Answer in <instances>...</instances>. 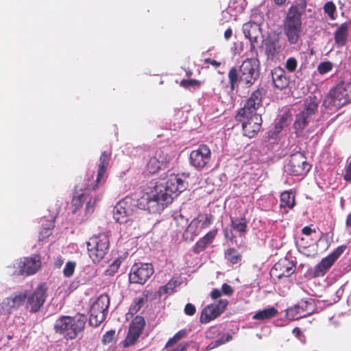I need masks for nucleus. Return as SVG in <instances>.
Listing matches in <instances>:
<instances>
[{
	"label": "nucleus",
	"mask_w": 351,
	"mask_h": 351,
	"mask_svg": "<svg viewBox=\"0 0 351 351\" xmlns=\"http://www.w3.org/2000/svg\"><path fill=\"white\" fill-rule=\"evenodd\" d=\"M187 186L188 184L179 175L171 174L156 182L150 191L140 198L126 196L117 202L113 210V218L121 225L131 226L133 216L138 210H147L150 213H160Z\"/></svg>",
	"instance_id": "f257e3e1"
},
{
	"label": "nucleus",
	"mask_w": 351,
	"mask_h": 351,
	"mask_svg": "<svg viewBox=\"0 0 351 351\" xmlns=\"http://www.w3.org/2000/svg\"><path fill=\"white\" fill-rule=\"evenodd\" d=\"M110 153L104 151L99 158L97 176L95 182H92L84 189L74 193L71 202V212L76 215V222L81 223L86 220L94 211L96 202L99 199L100 195L97 190L99 189V184L104 179L105 173L109 165Z\"/></svg>",
	"instance_id": "f03ea898"
},
{
	"label": "nucleus",
	"mask_w": 351,
	"mask_h": 351,
	"mask_svg": "<svg viewBox=\"0 0 351 351\" xmlns=\"http://www.w3.org/2000/svg\"><path fill=\"white\" fill-rule=\"evenodd\" d=\"M263 93V89L254 91L235 116L236 121L241 123L243 135L248 138H253L261 130L263 120L256 110L262 105Z\"/></svg>",
	"instance_id": "7ed1b4c3"
},
{
	"label": "nucleus",
	"mask_w": 351,
	"mask_h": 351,
	"mask_svg": "<svg viewBox=\"0 0 351 351\" xmlns=\"http://www.w3.org/2000/svg\"><path fill=\"white\" fill-rule=\"evenodd\" d=\"M307 0H295L284 20V32L291 45L297 44L302 33V16L305 14Z\"/></svg>",
	"instance_id": "20e7f679"
},
{
	"label": "nucleus",
	"mask_w": 351,
	"mask_h": 351,
	"mask_svg": "<svg viewBox=\"0 0 351 351\" xmlns=\"http://www.w3.org/2000/svg\"><path fill=\"white\" fill-rule=\"evenodd\" d=\"M259 61L257 58H247L240 66L238 71L232 67L228 72L230 88L233 91L239 84L250 86L259 77Z\"/></svg>",
	"instance_id": "39448f33"
},
{
	"label": "nucleus",
	"mask_w": 351,
	"mask_h": 351,
	"mask_svg": "<svg viewBox=\"0 0 351 351\" xmlns=\"http://www.w3.org/2000/svg\"><path fill=\"white\" fill-rule=\"evenodd\" d=\"M86 315L77 313L74 316H61L55 322L56 333L62 335L67 340L75 339L84 329Z\"/></svg>",
	"instance_id": "423d86ee"
},
{
	"label": "nucleus",
	"mask_w": 351,
	"mask_h": 351,
	"mask_svg": "<svg viewBox=\"0 0 351 351\" xmlns=\"http://www.w3.org/2000/svg\"><path fill=\"white\" fill-rule=\"evenodd\" d=\"M41 266L40 257L33 255L15 259L6 267V273L10 276H28L36 274Z\"/></svg>",
	"instance_id": "0eeeda50"
},
{
	"label": "nucleus",
	"mask_w": 351,
	"mask_h": 351,
	"mask_svg": "<svg viewBox=\"0 0 351 351\" xmlns=\"http://www.w3.org/2000/svg\"><path fill=\"white\" fill-rule=\"evenodd\" d=\"M318 99L315 96L308 97L304 104V109L295 116L293 128L297 136H302L304 130L317 111Z\"/></svg>",
	"instance_id": "6e6552de"
},
{
	"label": "nucleus",
	"mask_w": 351,
	"mask_h": 351,
	"mask_svg": "<svg viewBox=\"0 0 351 351\" xmlns=\"http://www.w3.org/2000/svg\"><path fill=\"white\" fill-rule=\"evenodd\" d=\"M89 257L94 263H99L109 252L110 241L107 232L94 235L86 242Z\"/></svg>",
	"instance_id": "1a4fd4ad"
},
{
	"label": "nucleus",
	"mask_w": 351,
	"mask_h": 351,
	"mask_svg": "<svg viewBox=\"0 0 351 351\" xmlns=\"http://www.w3.org/2000/svg\"><path fill=\"white\" fill-rule=\"evenodd\" d=\"M311 169L304 154L300 152L292 154L284 165V171L293 176H304Z\"/></svg>",
	"instance_id": "9d476101"
},
{
	"label": "nucleus",
	"mask_w": 351,
	"mask_h": 351,
	"mask_svg": "<svg viewBox=\"0 0 351 351\" xmlns=\"http://www.w3.org/2000/svg\"><path fill=\"white\" fill-rule=\"evenodd\" d=\"M348 104L339 86L331 89L326 95L321 108L323 114H332Z\"/></svg>",
	"instance_id": "9b49d317"
},
{
	"label": "nucleus",
	"mask_w": 351,
	"mask_h": 351,
	"mask_svg": "<svg viewBox=\"0 0 351 351\" xmlns=\"http://www.w3.org/2000/svg\"><path fill=\"white\" fill-rule=\"evenodd\" d=\"M110 305V298L107 294H101L91 305L89 323L91 326H99L105 319Z\"/></svg>",
	"instance_id": "f8f14e48"
},
{
	"label": "nucleus",
	"mask_w": 351,
	"mask_h": 351,
	"mask_svg": "<svg viewBox=\"0 0 351 351\" xmlns=\"http://www.w3.org/2000/svg\"><path fill=\"white\" fill-rule=\"evenodd\" d=\"M27 298V290L14 292L0 303V315H8L23 306Z\"/></svg>",
	"instance_id": "ddd939ff"
},
{
	"label": "nucleus",
	"mask_w": 351,
	"mask_h": 351,
	"mask_svg": "<svg viewBox=\"0 0 351 351\" xmlns=\"http://www.w3.org/2000/svg\"><path fill=\"white\" fill-rule=\"evenodd\" d=\"M48 287L46 283L38 285L31 294L27 293L26 307L32 313L39 311L44 304L47 294Z\"/></svg>",
	"instance_id": "4468645a"
},
{
	"label": "nucleus",
	"mask_w": 351,
	"mask_h": 351,
	"mask_svg": "<svg viewBox=\"0 0 351 351\" xmlns=\"http://www.w3.org/2000/svg\"><path fill=\"white\" fill-rule=\"evenodd\" d=\"M211 158V152L205 144H201L191 151L189 155V164L197 171H202L208 164Z\"/></svg>",
	"instance_id": "2eb2a0df"
},
{
	"label": "nucleus",
	"mask_w": 351,
	"mask_h": 351,
	"mask_svg": "<svg viewBox=\"0 0 351 351\" xmlns=\"http://www.w3.org/2000/svg\"><path fill=\"white\" fill-rule=\"evenodd\" d=\"M154 274V268L150 263H136L131 267L129 274L130 283L144 285Z\"/></svg>",
	"instance_id": "dca6fc26"
},
{
	"label": "nucleus",
	"mask_w": 351,
	"mask_h": 351,
	"mask_svg": "<svg viewBox=\"0 0 351 351\" xmlns=\"http://www.w3.org/2000/svg\"><path fill=\"white\" fill-rule=\"evenodd\" d=\"M145 321L143 317L137 315L131 322L125 339L121 342L123 348H128L137 341L142 334Z\"/></svg>",
	"instance_id": "f3484780"
},
{
	"label": "nucleus",
	"mask_w": 351,
	"mask_h": 351,
	"mask_svg": "<svg viewBox=\"0 0 351 351\" xmlns=\"http://www.w3.org/2000/svg\"><path fill=\"white\" fill-rule=\"evenodd\" d=\"M167 156L161 149H152L147 162L146 169L149 173L154 174L165 169Z\"/></svg>",
	"instance_id": "a211bd4d"
},
{
	"label": "nucleus",
	"mask_w": 351,
	"mask_h": 351,
	"mask_svg": "<svg viewBox=\"0 0 351 351\" xmlns=\"http://www.w3.org/2000/svg\"><path fill=\"white\" fill-rule=\"evenodd\" d=\"M346 249V245H340L327 256L323 258L315 267L314 272L315 275L317 276H323L343 253Z\"/></svg>",
	"instance_id": "6ab92c4d"
},
{
	"label": "nucleus",
	"mask_w": 351,
	"mask_h": 351,
	"mask_svg": "<svg viewBox=\"0 0 351 351\" xmlns=\"http://www.w3.org/2000/svg\"><path fill=\"white\" fill-rule=\"evenodd\" d=\"M228 304V300L223 299L219 300L217 303L211 304L204 307L201 313L200 322L208 323L215 319L225 311Z\"/></svg>",
	"instance_id": "aec40b11"
},
{
	"label": "nucleus",
	"mask_w": 351,
	"mask_h": 351,
	"mask_svg": "<svg viewBox=\"0 0 351 351\" xmlns=\"http://www.w3.org/2000/svg\"><path fill=\"white\" fill-rule=\"evenodd\" d=\"M314 310L315 304L312 299L302 300L298 305L288 308L287 315L290 319H298L312 314Z\"/></svg>",
	"instance_id": "412c9836"
},
{
	"label": "nucleus",
	"mask_w": 351,
	"mask_h": 351,
	"mask_svg": "<svg viewBox=\"0 0 351 351\" xmlns=\"http://www.w3.org/2000/svg\"><path fill=\"white\" fill-rule=\"evenodd\" d=\"M243 32L245 37L250 41V51L257 55L258 38L261 35L260 24L251 21L245 23L243 25Z\"/></svg>",
	"instance_id": "4be33fe9"
},
{
	"label": "nucleus",
	"mask_w": 351,
	"mask_h": 351,
	"mask_svg": "<svg viewBox=\"0 0 351 351\" xmlns=\"http://www.w3.org/2000/svg\"><path fill=\"white\" fill-rule=\"evenodd\" d=\"M295 271V263L288 259L282 260L276 263L270 271L272 278L280 279L282 277H289Z\"/></svg>",
	"instance_id": "5701e85b"
},
{
	"label": "nucleus",
	"mask_w": 351,
	"mask_h": 351,
	"mask_svg": "<svg viewBox=\"0 0 351 351\" xmlns=\"http://www.w3.org/2000/svg\"><path fill=\"white\" fill-rule=\"evenodd\" d=\"M271 76L274 86L282 90L289 84V77L287 76L286 71L280 66H277L271 71Z\"/></svg>",
	"instance_id": "b1692460"
},
{
	"label": "nucleus",
	"mask_w": 351,
	"mask_h": 351,
	"mask_svg": "<svg viewBox=\"0 0 351 351\" xmlns=\"http://www.w3.org/2000/svg\"><path fill=\"white\" fill-rule=\"evenodd\" d=\"M280 52L279 42L273 39L266 40L265 42V53L268 61L274 62L278 58Z\"/></svg>",
	"instance_id": "393cba45"
},
{
	"label": "nucleus",
	"mask_w": 351,
	"mask_h": 351,
	"mask_svg": "<svg viewBox=\"0 0 351 351\" xmlns=\"http://www.w3.org/2000/svg\"><path fill=\"white\" fill-rule=\"evenodd\" d=\"M349 24L341 23L334 32V40L338 47H343L348 40Z\"/></svg>",
	"instance_id": "a878e982"
},
{
	"label": "nucleus",
	"mask_w": 351,
	"mask_h": 351,
	"mask_svg": "<svg viewBox=\"0 0 351 351\" xmlns=\"http://www.w3.org/2000/svg\"><path fill=\"white\" fill-rule=\"evenodd\" d=\"M278 313V310L275 307L270 306L256 312L252 316V319L261 321L269 319L276 317Z\"/></svg>",
	"instance_id": "bb28decb"
},
{
	"label": "nucleus",
	"mask_w": 351,
	"mask_h": 351,
	"mask_svg": "<svg viewBox=\"0 0 351 351\" xmlns=\"http://www.w3.org/2000/svg\"><path fill=\"white\" fill-rule=\"evenodd\" d=\"M230 223L232 228L239 233L240 236L244 234L247 232V221L244 217H230Z\"/></svg>",
	"instance_id": "cd10ccee"
},
{
	"label": "nucleus",
	"mask_w": 351,
	"mask_h": 351,
	"mask_svg": "<svg viewBox=\"0 0 351 351\" xmlns=\"http://www.w3.org/2000/svg\"><path fill=\"white\" fill-rule=\"evenodd\" d=\"M295 206V195L292 191H286L280 195V206L291 209Z\"/></svg>",
	"instance_id": "c85d7f7f"
},
{
	"label": "nucleus",
	"mask_w": 351,
	"mask_h": 351,
	"mask_svg": "<svg viewBox=\"0 0 351 351\" xmlns=\"http://www.w3.org/2000/svg\"><path fill=\"white\" fill-rule=\"evenodd\" d=\"M246 0H230L228 3V10L232 11L238 16L241 14L247 6Z\"/></svg>",
	"instance_id": "c756f323"
},
{
	"label": "nucleus",
	"mask_w": 351,
	"mask_h": 351,
	"mask_svg": "<svg viewBox=\"0 0 351 351\" xmlns=\"http://www.w3.org/2000/svg\"><path fill=\"white\" fill-rule=\"evenodd\" d=\"M288 125V115L283 114L276 121L273 134L278 135L286 126Z\"/></svg>",
	"instance_id": "7c9ffc66"
},
{
	"label": "nucleus",
	"mask_w": 351,
	"mask_h": 351,
	"mask_svg": "<svg viewBox=\"0 0 351 351\" xmlns=\"http://www.w3.org/2000/svg\"><path fill=\"white\" fill-rule=\"evenodd\" d=\"M202 228L199 226V221L198 219H193L190 224L188 226L185 232L187 234H190L191 235V239L199 235L202 231Z\"/></svg>",
	"instance_id": "2f4dec72"
},
{
	"label": "nucleus",
	"mask_w": 351,
	"mask_h": 351,
	"mask_svg": "<svg viewBox=\"0 0 351 351\" xmlns=\"http://www.w3.org/2000/svg\"><path fill=\"white\" fill-rule=\"evenodd\" d=\"M224 255L225 258L232 265L237 264L241 260V255L234 248H228Z\"/></svg>",
	"instance_id": "473e14b6"
},
{
	"label": "nucleus",
	"mask_w": 351,
	"mask_h": 351,
	"mask_svg": "<svg viewBox=\"0 0 351 351\" xmlns=\"http://www.w3.org/2000/svg\"><path fill=\"white\" fill-rule=\"evenodd\" d=\"M56 215L53 216L50 220L47 221L45 223H43L40 235L43 239L48 237L51 234V230L54 227V221Z\"/></svg>",
	"instance_id": "72a5a7b5"
},
{
	"label": "nucleus",
	"mask_w": 351,
	"mask_h": 351,
	"mask_svg": "<svg viewBox=\"0 0 351 351\" xmlns=\"http://www.w3.org/2000/svg\"><path fill=\"white\" fill-rule=\"evenodd\" d=\"M179 285V282L176 280H170L165 285L161 287L158 291L160 295L163 294H170L173 292L174 289Z\"/></svg>",
	"instance_id": "f704fd0d"
},
{
	"label": "nucleus",
	"mask_w": 351,
	"mask_h": 351,
	"mask_svg": "<svg viewBox=\"0 0 351 351\" xmlns=\"http://www.w3.org/2000/svg\"><path fill=\"white\" fill-rule=\"evenodd\" d=\"M333 68V64L328 60L321 62L317 67V72L323 75L331 71Z\"/></svg>",
	"instance_id": "c9c22d12"
},
{
	"label": "nucleus",
	"mask_w": 351,
	"mask_h": 351,
	"mask_svg": "<svg viewBox=\"0 0 351 351\" xmlns=\"http://www.w3.org/2000/svg\"><path fill=\"white\" fill-rule=\"evenodd\" d=\"M284 66L288 72L294 73L298 66V60L294 57H289L286 60Z\"/></svg>",
	"instance_id": "e433bc0d"
},
{
	"label": "nucleus",
	"mask_w": 351,
	"mask_h": 351,
	"mask_svg": "<svg viewBox=\"0 0 351 351\" xmlns=\"http://www.w3.org/2000/svg\"><path fill=\"white\" fill-rule=\"evenodd\" d=\"M121 263L122 258L121 257L116 258L106 270V274L113 276L118 271Z\"/></svg>",
	"instance_id": "4c0bfd02"
},
{
	"label": "nucleus",
	"mask_w": 351,
	"mask_h": 351,
	"mask_svg": "<svg viewBox=\"0 0 351 351\" xmlns=\"http://www.w3.org/2000/svg\"><path fill=\"white\" fill-rule=\"evenodd\" d=\"M324 11L328 14L331 20H335V13L336 11V5L332 1H327L324 5Z\"/></svg>",
	"instance_id": "58836bf2"
},
{
	"label": "nucleus",
	"mask_w": 351,
	"mask_h": 351,
	"mask_svg": "<svg viewBox=\"0 0 351 351\" xmlns=\"http://www.w3.org/2000/svg\"><path fill=\"white\" fill-rule=\"evenodd\" d=\"M341 93L347 100V102H351V81L347 82L345 85H339Z\"/></svg>",
	"instance_id": "ea45409f"
},
{
	"label": "nucleus",
	"mask_w": 351,
	"mask_h": 351,
	"mask_svg": "<svg viewBox=\"0 0 351 351\" xmlns=\"http://www.w3.org/2000/svg\"><path fill=\"white\" fill-rule=\"evenodd\" d=\"M195 219H198L199 221V226L202 229L208 228L213 223V216L211 215H205L204 216H199Z\"/></svg>",
	"instance_id": "a19ab883"
},
{
	"label": "nucleus",
	"mask_w": 351,
	"mask_h": 351,
	"mask_svg": "<svg viewBox=\"0 0 351 351\" xmlns=\"http://www.w3.org/2000/svg\"><path fill=\"white\" fill-rule=\"evenodd\" d=\"M221 16L220 20L222 23H226L232 20L236 21L237 16L232 11L228 10V7L221 12Z\"/></svg>",
	"instance_id": "79ce46f5"
},
{
	"label": "nucleus",
	"mask_w": 351,
	"mask_h": 351,
	"mask_svg": "<svg viewBox=\"0 0 351 351\" xmlns=\"http://www.w3.org/2000/svg\"><path fill=\"white\" fill-rule=\"evenodd\" d=\"M304 239L303 237L295 238V245L298 251L306 256H308L307 246L304 244Z\"/></svg>",
	"instance_id": "37998d69"
},
{
	"label": "nucleus",
	"mask_w": 351,
	"mask_h": 351,
	"mask_svg": "<svg viewBox=\"0 0 351 351\" xmlns=\"http://www.w3.org/2000/svg\"><path fill=\"white\" fill-rule=\"evenodd\" d=\"M75 263L73 261H69L66 263L64 269H63V274L65 277H70L73 275L75 267Z\"/></svg>",
	"instance_id": "c03bdc74"
},
{
	"label": "nucleus",
	"mask_w": 351,
	"mask_h": 351,
	"mask_svg": "<svg viewBox=\"0 0 351 351\" xmlns=\"http://www.w3.org/2000/svg\"><path fill=\"white\" fill-rule=\"evenodd\" d=\"M146 301V297H141L136 298L134 300V304L131 307V310L136 313L141 309V308L143 306Z\"/></svg>",
	"instance_id": "a18cd8bd"
},
{
	"label": "nucleus",
	"mask_w": 351,
	"mask_h": 351,
	"mask_svg": "<svg viewBox=\"0 0 351 351\" xmlns=\"http://www.w3.org/2000/svg\"><path fill=\"white\" fill-rule=\"evenodd\" d=\"M116 332L114 330L107 331L102 337V343L105 345L111 343L115 337Z\"/></svg>",
	"instance_id": "49530a36"
},
{
	"label": "nucleus",
	"mask_w": 351,
	"mask_h": 351,
	"mask_svg": "<svg viewBox=\"0 0 351 351\" xmlns=\"http://www.w3.org/2000/svg\"><path fill=\"white\" fill-rule=\"evenodd\" d=\"M186 332L184 330H180L176 333L172 338H171L166 344L167 347L171 346L179 341L184 335Z\"/></svg>",
	"instance_id": "de8ad7c7"
},
{
	"label": "nucleus",
	"mask_w": 351,
	"mask_h": 351,
	"mask_svg": "<svg viewBox=\"0 0 351 351\" xmlns=\"http://www.w3.org/2000/svg\"><path fill=\"white\" fill-rule=\"evenodd\" d=\"M217 234V230H213L206 234L202 239L207 245L211 243Z\"/></svg>",
	"instance_id": "09e8293b"
},
{
	"label": "nucleus",
	"mask_w": 351,
	"mask_h": 351,
	"mask_svg": "<svg viewBox=\"0 0 351 351\" xmlns=\"http://www.w3.org/2000/svg\"><path fill=\"white\" fill-rule=\"evenodd\" d=\"M343 179L348 182H351V160L347 161V165L345 167Z\"/></svg>",
	"instance_id": "8fccbe9b"
},
{
	"label": "nucleus",
	"mask_w": 351,
	"mask_h": 351,
	"mask_svg": "<svg viewBox=\"0 0 351 351\" xmlns=\"http://www.w3.org/2000/svg\"><path fill=\"white\" fill-rule=\"evenodd\" d=\"M207 243L200 239L195 245L193 251L195 253H199L207 246Z\"/></svg>",
	"instance_id": "3c124183"
},
{
	"label": "nucleus",
	"mask_w": 351,
	"mask_h": 351,
	"mask_svg": "<svg viewBox=\"0 0 351 351\" xmlns=\"http://www.w3.org/2000/svg\"><path fill=\"white\" fill-rule=\"evenodd\" d=\"M232 339V336L229 334L223 335L220 337V339L216 340L215 341V346H213L211 348H213L215 346H218L219 345L223 344L228 341H229Z\"/></svg>",
	"instance_id": "603ef678"
},
{
	"label": "nucleus",
	"mask_w": 351,
	"mask_h": 351,
	"mask_svg": "<svg viewBox=\"0 0 351 351\" xmlns=\"http://www.w3.org/2000/svg\"><path fill=\"white\" fill-rule=\"evenodd\" d=\"M184 313L187 315L192 316L196 312L195 306L191 303H187L184 307Z\"/></svg>",
	"instance_id": "864d4df0"
},
{
	"label": "nucleus",
	"mask_w": 351,
	"mask_h": 351,
	"mask_svg": "<svg viewBox=\"0 0 351 351\" xmlns=\"http://www.w3.org/2000/svg\"><path fill=\"white\" fill-rule=\"evenodd\" d=\"M180 85L185 88H190L195 85H199V82L195 80H183L181 81Z\"/></svg>",
	"instance_id": "5fc2aeb1"
},
{
	"label": "nucleus",
	"mask_w": 351,
	"mask_h": 351,
	"mask_svg": "<svg viewBox=\"0 0 351 351\" xmlns=\"http://www.w3.org/2000/svg\"><path fill=\"white\" fill-rule=\"evenodd\" d=\"M233 289L232 287L226 283L222 285L221 293L226 295H230L233 293Z\"/></svg>",
	"instance_id": "6e6d98bb"
},
{
	"label": "nucleus",
	"mask_w": 351,
	"mask_h": 351,
	"mask_svg": "<svg viewBox=\"0 0 351 351\" xmlns=\"http://www.w3.org/2000/svg\"><path fill=\"white\" fill-rule=\"evenodd\" d=\"M344 287H345V285H343L336 291V293H335L336 299H335V302H337L341 299V298L343 295V292H344Z\"/></svg>",
	"instance_id": "4d7b16f0"
},
{
	"label": "nucleus",
	"mask_w": 351,
	"mask_h": 351,
	"mask_svg": "<svg viewBox=\"0 0 351 351\" xmlns=\"http://www.w3.org/2000/svg\"><path fill=\"white\" fill-rule=\"evenodd\" d=\"M224 237L226 239H229L231 241H233L234 239L236 237L232 233V230H229L228 228L223 230Z\"/></svg>",
	"instance_id": "13d9d810"
},
{
	"label": "nucleus",
	"mask_w": 351,
	"mask_h": 351,
	"mask_svg": "<svg viewBox=\"0 0 351 351\" xmlns=\"http://www.w3.org/2000/svg\"><path fill=\"white\" fill-rule=\"evenodd\" d=\"M204 62L206 63L210 64L215 68H217V67H219L221 65V63L219 62H217V60H213V59H210V58L205 59Z\"/></svg>",
	"instance_id": "bf43d9fd"
},
{
	"label": "nucleus",
	"mask_w": 351,
	"mask_h": 351,
	"mask_svg": "<svg viewBox=\"0 0 351 351\" xmlns=\"http://www.w3.org/2000/svg\"><path fill=\"white\" fill-rule=\"evenodd\" d=\"M221 295V291L219 289H215L210 293V296L213 299L215 300Z\"/></svg>",
	"instance_id": "052dcab7"
},
{
	"label": "nucleus",
	"mask_w": 351,
	"mask_h": 351,
	"mask_svg": "<svg viewBox=\"0 0 351 351\" xmlns=\"http://www.w3.org/2000/svg\"><path fill=\"white\" fill-rule=\"evenodd\" d=\"M293 334L296 337H298L300 340H301V337H302V331L299 328H294L293 329V331H292Z\"/></svg>",
	"instance_id": "680f3d73"
},
{
	"label": "nucleus",
	"mask_w": 351,
	"mask_h": 351,
	"mask_svg": "<svg viewBox=\"0 0 351 351\" xmlns=\"http://www.w3.org/2000/svg\"><path fill=\"white\" fill-rule=\"evenodd\" d=\"M313 232H315V230H313L310 227L308 226H305L302 228V234H305V235H310Z\"/></svg>",
	"instance_id": "e2e57ef3"
},
{
	"label": "nucleus",
	"mask_w": 351,
	"mask_h": 351,
	"mask_svg": "<svg viewBox=\"0 0 351 351\" xmlns=\"http://www.w3.org/2000/svg\"><path fill=\"white\" fill-rule=\"evenodd\" d=\"M232 35V31L230 28L227 29L224 32V38L228 40Z\"/></svg>",
	"instance_id": "0e129e2a"
},
{
	"label": "nucleus",
	"mask_w": 351,
	"mask_h": 351,
	"mask_svg": "<svg viewBox=\"0 0 351 351\" xmlns=\"http://www.w3.org/2000/svg\"><path fill=\"white\" fill-rule=\"evenodd\" d=\"M346 223L348 227H351V213L348 215Z\"/></svg>",
	"instance_id": "69168bd1"
},
{
	"label": "nucleus",
	"mask_w": 351,
	"mask_h": 351,
	"mask_svg": "<svg viewBox=\"0 0 351 351\" xmlns=\"http://www.w3.org/2000/svg\"><path fill=\"white\" fill-rule=\"evenodd\" d=\"M275 4L278 5H284L287 0H272Z\"/></svg>",
	"instance_id": "338daca9"
},
{
	"label": "nucleus",
	"mask_w": 351,
	"mask_h": 351,
	"mask_svg": "<svg viewBox=\"0 0 351 351\" xmlns=\"http://www.w3.org/2000/svg\"><path fill=\"white\" fill-rule=\"evenodd\" d=\"M184 350V347L182 346L181 345H180L176 350L175 351H183Z\"/></svg>",
	"instance_id": "774afa93"
}]
</instances>
